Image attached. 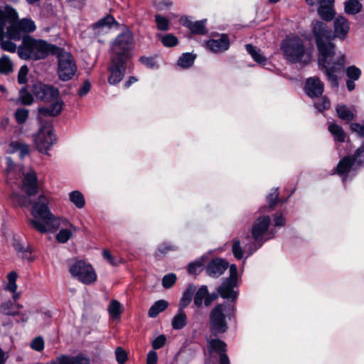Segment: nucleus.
Returning a JSON list of instances; mask_svg holds the SVG:
<instances>
[{
    "instance_id": "nucleus-1",
    "label": "nucleus",
    "mask_w": 364,
    "mask_h": 364,
    "mask_svg": "<svg viewBox=\"0 0 364 364\" xmlns=\"http://www.w3.org/2000/svg\"><path fill=\"white\" fill-rule=\"evenodd\" d=\"M333 33L328 26L321 21L314 23L312 32L319 53L318 65L324 70L332 87H338L337 73L343 70L345 55L339 53L335 57V45L331 42L334 38L340 41L346 39L350 31V22L343 16L339 15L333 19Z\"/></svg>"
},
{
    "instance_id": "nucleus-2",
    "label": "nucleus",
    "mask_w": 364,
    "mask_h": 364,
    "mask_svg": "<svg viewBox=\"0 0 364 364\" xmlns=\"http://www.w3.org/2000/svg\"><path fill=\"white\" fill-rule=\"evenodd\" d=\"M49 200L45 195H41L34 202L30 223L41 233L53 232L60 225V218L55 217L48 207Z\"/></svg>"
},
{
    "instance_id": "nucleus-3",
    "label": "nucleus",
    "mask_w": 364,
    "mask_h": 364,
    "mask_svg": "<svg viewBox=\"0 0 364 364\" xmlns=\"http://www.w3.org/2000/svg\"><path fill=\"white\" fill-rule=\"evenodd\" d=\"M58 47L44 40L35 39L31 36L23 38L22 44L18 48V55L23 60H38L49 55L58 53Z\"/></svg>"
},
{
    "instance_id": "nucleus-4",
    "label": "nucleus",
    "mask_w": 364,
    "mask_h": 364,
    "mask_svg": "<svg viewBox=\"0 0 364 364\" xmlns=\"http://www.w3.org/2000/svg\"><path fill=\"white\" fill-rule=\"evenodd\" d=\"M33 92L37 99L47 102H53L49 107H39L38 112L42 116L55 117L58 115L63 106V102L59 98V90L52 85L36 82L33 86Z\"/></svg>"
},
{
    "instance_id": "nucleus-5",
    "label": "nucleus",
    "mask_w": 364,
    "mask_h": 364,
    "mask_svg": "<svg viewBox=\"0 0 364 364\" xmlns=\"http://www.w3.org/2000/svg\"><path fill=\"white\" fill-rule=\"evenodd\" d=\"M271 219L268 215L259 216L255 220L251 230L253 242L245 247L248 256L259 249L262 244L272 237L269 232Z\"/></svg>"
},
{
    "instance_id": "nucleus-6",
    "label": "nucleus",
    "mask_w": 364,
    "mask_h": 364,
    "mask_svg": "<svg viewBox=\"0 0 364 364\" xmlns=\"http://www.w3.org/2000/svg\"><path fill=\"white\" fill-rule=\"evenodd\" d=\"M133 43L134 38L131 31L127 30L118 35L111 46L112 58L114 62L117 59L123 61L128 59Z\"/></svg>"
},
{
    "instance_id": "nucleus-7",
    "label": "nucleus",
    "mask_w": 364,
    "mask_h": 364,
    "mask_svg": "<svg viewBox=\"0 0 364 364\" xmlns=\"http://www.w3.org/2000/svg\"><path fill=\"white\" fill-rule=\"evenodd\" d=\"M233 309L226 304H218L210 314V331L214 335L225 333L228 329L226 317Z\"/></svg>"
},
{
    "instance_id": "nucleus-8",
    "label": "nucleus",
    "mask_w": 364,
    "mask_h": 364,
    "mask_svg": "<svg viewBox=\"0 0 364 364\" xmlns=\"http://www.w3.org/2000/svg\"><path fill=\"white\" fill-rule=\"evenodd\" d=\"M54 55L58 56L57 73L59 78L63 81L71 80L77 71V65L73 55L68 52L62 50L60 48H58V53Z\"/></svg>"
},
{
    "instance_id": "nucleus-9",
    "label": "nucleus",
    "mask_w": 364,
    "mask_h": 364,
    "mask_svg": "<svg viewBox=\"0 0 364 364\" xmlns=\"http://www.w3.org/2000/svg\"><path fill=\"white\" fill-rule=\"evenodd\" d=\"M69 272L72 277L85 284H90L97 279V275L89 264L82 260H76L70 264Z\"/></svg>"
},
{
    "instance_id": "nucleus-10",
    "label": "nucleus",
    "mask_w": 364,
    "mask_h": 364,
    "mask_svg": "<svg viewBox=\"0 0 364 364\" xmlns=\"http://www.w3.org/2000/svg\"><path fill=\"white\" fill-rule=\"evenodd\" d=\"M286 58L291 62H298L304 56L305 49L302 40L297 36L287 38L281 45Z\"/></svg>"
},
{
    "instance_id": "nucleus-11",
    "label": "nucleus",
    "mask_w": 364,
    "mask_h": 364,
    "mask_svg": "<svg viewBox=\"0 0 364 364\" xmlns=\"http://www.w3.org/2000/svg\"><path fill=\"white\" fill-rule=\"evenodd\" d=\"M55 141L56 137L51 124L48 123L43 124L36 138L37 149L41 152H47Z\"/></svg>"
},
{
    "instance_id": "nucleus-12",
    "label": "nucleus",
    "mask_w": 364,
    "mask_h": 364,
    "mask_svg": "<svg viewBox=\"0 0 364 364\" xmlns=\"http://www.w3.org/2000/svg\"><path fill=\"white\" fill-rule=\"evenodd\" d=\"M237 269L235 264L230 267V277L224 281L222 285L218 289V293L224 299H235L237 296V292L233 289L237 285Z\"/></svg>"
},
{
    "instance_id": "nucleus-13",
    "label": "nucleus",
    "mask_w": 364,
    "mask_h": 364,
    "mask_svg": "<svg viewBox=\"0 0 364 364\" xmlns=\"http://www.w3.org/2000/svg\"><path fill=\"white\" fill-rule=\"evenodd\" d=\"M11 25L7 28L6 36L13 40L21 38V32L31 33L36 30V26L34 21L30 18H23L18 23L11 21Z\"/></svg>"
},
{
    "instance_id": "nucleus-14",
    "label": "nucleus",
    "mask_w": 364,
    "mask_h": 364,
    "mask_svg": "<svg viewBox=\"0 0 364 364\" xmlns=\"http://www.w3.org/2000/svg\"><path fill=\"white\" fill-rule=\"evenodd\" d=\"M22 190L28 196H34L38 193V184L36 172L33 169H30L23 174L22 180Z\"/></svg>"
},
{
    "instance_id": "nucleus-15",
    "label": "nucleus",
    "mask_w": 364,
    "mask_h": 364,
    "mask_svg": "<svg viewBox=\"0 0 364 364\" xmlns=\"http://www.w3.org/2000/svg\"><path fill=\"white\" fill-rule=\"evenodd\" d=\"M124 61L116 60L114 62L112 58L111 65L109 68L110 75L108 78V82L111 85H115L119 82L124 77L125 68L124 66Z\"/></svg>"
},
{
    "instance_id": "nucleus-16",
    "label": "nucleus",
    "mask_w": 364,
    "mask_h": 364,
    "mask_svg": "<svg viewBox=\"0 0 364 364\" xmlns=\"http://www.w3.org/2000/svg\"><path fill=\"white\" fill-rule=\"evenodd\" d=\"M358 167L355 164L350 156H345L340 160L336 168V173L346 180L351 172L355 171Z\"/></svg>"
},
{
    "instance_id": "nucleus-17",
    "label": "nucleus",
    "mask_w": 364,
    "mask_h": 364,
    "mask_svg": "<svg viewBox=\"0 0 364 364\" xmlns=\"http://www.w3.org/2000/svg\"><path fill=\"white\" fill-rule=\"evenodd\" d=\"M228 262L220 258L211 260L206 267V272L211 277H218L227 269Z\"/></svg>"
},
{
    "instance_id": "nucleus-18",
    "label": "nucleus",
    "mask_w": 364,
    "mask_h": 364,
    "mask_svg": "<svg viewBox=\"0 0 364 364\" xmlns=\"http://www.w3.org/2000/svg\"><path fill=\"white\" fill-rule=\"evenodd\" d=\"M305 90L309 97H318L323 92V84L318 77H310L306 80Z\"/></svg>"
},
{
    "instance_id": "nucleus-19",
    "label": "nucleus",
    "mask_w": 364,
    "mask_h": 364,
    "mask_svg": "<svg viewBox=\"0 0 364 364\" xmlns=\"http://www.w3.org/2000/svg\"><path fill=\"white\" fill-rule=\"evenodd\" d=\"M207 46L214 53H220L227 50L230 46L229 39L227 35L223 34L218 39H211L207 42Z\"/></svg>"
},
{
    "instance_id": "nucleus-20",
    "label": "nucleus",
    "mask_w": 364,
    "mask_h": 364,
    "mask_svg": "<svg viewBox=\"0 0 364 364\" xmlns=\"http://www.w3.org/2000/svg\"><path fill=\"white\" fill-rule=\"evenodd\" d=\"M181 23L190 29V31L196 34H203L206 32L205 21H198L193 22L186 16L181 17Z\"/></svg>"
},
{
    "instance_id": "nucleus-21",
    "label": "nucleus",
    "mask_w": 364,
    "mask_h": 364,
    "mask_svg": "<svg viewBox=\"0 0 364 364\" xmlns=\"http://www.w3.org/2000/svg\"><path fill=\"white\" fill-rule=\"evenodd\" d=\"M22 307L21 304H14L11 301H6L0 305V312L4 315L14 316L19 314Z\"/></svg>"
},
{
    "instance_id": "nucleus-22",
    "label": "nucleus",
    "mask_w": 364,
    "mask_h": 364,
    "mask_svg": "<svg viewBox=\"0 0 364 364\" xmlns=\"http://www.w3.org/2000/svg\"><path fill=\"white\" fill-rule=\"evenodd\" d=\"M334 0L327 4H319L318 13L319 16L326 21H331L333 18L335 12L333 9Z\"/></svg>"
},
{
    "instance_id": "nucleus-23",
    "label": "nucleus",
    "mask_w": 364,
    "mask_h": 364,
    "mask_svg": "<svg viewBox=\"0 0 364 364\" xmlns=\"http://www.w3.org/2000/svg\"><path fill=\"white\" fill-rule=\"evenodd\" d=\"M17 277H18V274L16 272H14V271L11 272L7 276L8 284L6 287V290L10 291L12 293H14L13 299L14 301L18 300L20 297V293L16 291L17 284H16V282Z\"/></svg>"
},
{
    "instance_id": "nucleus-24",
    "label": "nucleus",
    "mask_w": 364,
    "mask_h": 364,
    "mask_svg": "<svg viewBox=\"0 0 364 364\" xmlns=\"http://www.w3.org/2000/svg\"><path fill=\"white\" fill-rule=\"evenodd\" d=\"M362 0H347L344 2V11L348 15H355L362 10Z\"/></svg>"
},
{
    "instance_id": "nucleus-25",
    "label": "nucleus",
    "mask_w": 364,
    "mask_h": 364,
    "mask_svg": "<svg viewBox=\"0 0 364 364\" xmlns=\"http://www.w3.org/2000/svg\"><path fill=\"white\" fill-rule=\"evenodd\" d=\"M107 311L112 319H117L123 311V306L117 300L112 299L108 305Z\"/></svg>"
},
{
    "instance_id": "nucleus-26",
    "label": "nucleus",
    "mask_w": 364,
    "mask_h": 364,
    "mask_svg": "<svg viewBox=\"0 0 364 364\" xmlns=\"http://www.w3.org/2000/svg\"><path fill=\"white\" fill-rule=\"evenodd\" d=\"M338 117L343 120L350 121L354 118V110L345 105H338L336 107Z\"/></svg>"
},
{
    "instance_id": "nucleus-27",
    "label": "nucleus",
    "mask_w": 364,
    "mask_h": 364,
    "mask_svg": "<svg viewBox=\"0 0 364 364\" xmlns=\"http://www.w3.org/2000/svg\"><path fill=\"white\" fill-rule=\"evenodd\" d=\"M70 229H61L56 235V240L60 243L67 242L73 236L74 232L77 230L76 228L71 223H69Z\"/></svg>"
},
{
    "instance_id": "nucleus-28",
    "label": "nucleus",
    "mask_w": 364,
    "mask_h": 364,
    "mask_svg": "<svg viewBox=\"0 0 364 364\" xmlns=\"http://www.w3.org/2000/svg\"><path fill=\"white\" fill-rule=\"evenodd\" d=\"M246 50L257 63L264 65L267 62V58L263 55L259 49L256 48L250 44H247L246 45Z\"/></svg>"
},
{
    "instance_id": "nucleus-29",
    "label": "nucleus",
    "mask_w": 364,
    "mask_h": 364,
    "mask_svg": "<svg viewBox=\"0 0 364 364\" xmlns=\"http://www.w3.org/2000/svg\"><path fill=\"white\" fill-rule=\"evenodd\" d=\"M17 18L18 14L13 8L6 6L4 11L0 9V22L6 23L8 21H15Z\"/></svg>"
},
{
    "instance_id": "nucleus-30",
    "label": "nucleus",
    "mask_w": 364,
    "mask_h": 364,
    "mask_svg": "<svg viewBox=\"0 0 364 364\" xmlns=\"http://www.w3.org/2000/svg\"><path fill=\"white\" fill-rule=\"evenodd\" d=\"M208 349L209 352H216L223 353L225 351L226 344L219 339L208 340Z\"/></svg>"
},
{
    "instance_id": "nucleus-31",
    "label": "nucleus",
    "mask_w": 364,
    "mask_h": 364,
    "mask_svg": "<svg viewBox=\"0 0 364 364\" xmlns=\"http://www.w3.org/2000/svg\"><path fill=\"white\" fill-rule=\"evenodd\" d=\"M186 315L183 309L179 308L178 312L172 320V326L174 329H181L186 325Z\"/></svg>"
},
{
    "instance_id": "nucleus-32",
    "label": "nucleus",
    "mask_w": 364,
    "mask_h": 364,
    "mask_svg": "<svg viewBox=\"0 0 364 364\" xmlns=\"http://www.w3.org/2000/svg\"><path fill=\"white\" fill-rule=\"evenodd\" d=\"M168 303L165 300L156 301L149 311V316L151 318H155L159 313L164 311L168 307Z\"/></svg>"
},
{
    "instance_id": "nucleus-33",
    "label": "nucleus",
    "mask_w": 364,
    "mask_h": 364,
    "mask_svg": "<svg viewBox=\"0 0 364 364\" xmlns=\"http://www.w3.org/2000/svg\"><path fill=\"white\" fill-rule=\"evenodd\" d=\"M196 291V287L194 285H189L187 289L183 294L182 298L180 301V309H183L186 307L192 300L193 294Z\"/></svg>"
},
{
    "instance_id": "nucleus-34",
    "label": "nucleus",
    "mask_w": 364,
    "mask_h": 364,
    "mask_svg": "<svg viewBox=\"0 0 364 364\" xmlns=\"http://www.w3.org/2000/svg\"><path fill=\"white\" fill-rule=\"evenodd\" d=\"M328 130L337 141L343 142L345 140L346 134L341 127L336 124H331L328 127Z\"/></svg>"
},
{
    "instance_id": "nucleus-35",
    "label": "nucleus",
    "mask_w": 364,
    "mask_h": 364,
    "mask_svg": "<svg viewBox=\"0 0 364 364\" xmlns=\"http://www.w3.org/2000/svg\"><path fill=\"white\" fill-rule=\"evenodd\" d=\"M70 200L78 208H82L85 200L83 195L78 191H73L69 194Z\"/></svg>"
},
{
    "instance_id": "nucleus-36",
    "label": "nucleus",
    "mask_w": 364,
    "mask_h": 364,
    "mask_svg": "<svg viewBox=\"0 0 364 364\" xmlns=\"http://www.w3.org/2000/svg\"><path fill=\"white\" fill-rule=\"evenodd\" d=\"M208 294V288L206 286H201L198 291L196 292L193 302L194 304L200 307L203 304V301H205V297Z\"/></svg>"
},
{
    "instance_id": "nucleus-37",
    "label": "nucleus",
    "mask_w": 364,
    "mask_h": 364,
    "mask_svg": "<svg viewBox=\"0 0 364 364\" xmlns=\"http://www.w3.org/2000/svg\"><path fill=\"white\" fill-rule=\"evenodd\" d=\"M13 71V63L9 58L4 55L0 58V73L3 74H9Z\"/></svg>"
},
{
    "instance_id": "nucleus-38",
    "label": "nucleus",
    "mask_w": 364,
    "mask_h": 364,
    "mask_svg": "<svg viewBox=\"0 0 364 364\" xmlns=\"http://www.w3.org/2000/svg\"><path fill=\"white\" fill-rule=\"evenodd\" d=\"M195 56L191 53H184L178 60V65L183 68H189L194 62Z\"/></svg>"
},
{
    "instance_id": "nucleus-39",
    "label": "nucleus",
    "mask_w": 364,
    "mask_h": 364,
    "mask_svg": "<svg viewBox=\"0 0 364 364\" xmlns=\"http://www.w3.org/2000/svg\"><path fill=\"white\" fill-rule=\"evenodd\" d=\"M154 17L159 30L166 31L169 29V20L167 18L161 14H156Z\"/></svg>"
},
{
    "instance_id": "nucleus-40",
    "label": "nucleus",
    "mask_w": 364,
    "mask_h": 364,
    "mask_svg": "<svg viewBox=\"0 0 364 364\" xmlns=\"http://www.w3.org/2000/svg\"><path fill=\"white\" fill-rule=\"evenodd\" d=\"M18 102L23 105H31L33 101V95L26 90L21 89L19 93Z\"/></svg>"
},
{
    "instance_id": "nucleus-41",
    "label": "nucleus",
    "mask_w": 364,
    "mask_h": 364,
    "mask_svg": "<svg viewBox=\"0 0 364 364\" xmlns=\"http://www.w3.org/2000/svg\"><path fill=\"white\" fill-rule=\"evenodd\" d=\"M351 159L357 167L360 166L364 163V143L356 150Z\"/></svg>"
},
{
    "instance_id": "nucleus-42",
    "label": "nucleus",
    "mask_w": 364,
    "mask_h": 364,
    "mask_svg": "<svg viewBox=\"0 0 364 364\" xmlns=\"http://www.w3.org/2000/svg\"><path fill=\"white\" fill-rule=\"evenodd\" d=\"M346 76L349 80H358L361 75V70L355 65L348 66L346 70Z\"/></svg>"
},
{
    "instance_id": "nucleus-43",
    "label": "nucleus",
    "mask_w": 364,
    "mask_h": 364,
    "mask_svg": "<svg viewBox=\"0 0 364 364\" xmlns=\"http://www.w3.org/2000/svg\"><path fill=\"white\" fill-rule=\"evenodd\" d=\"M15 119L18 124H24L28 117V110L23 108L17 109L14 114Z\"/></svg>"
},
{
    "instance_id": "nucleus-44",
    "label": "nucleus",
    "mask_w": 364,
    "mask_h": 364,
    "mask_svg": "<svg viewBox=\"0 0 364 364\" xmlns=\"http://www.w3.org/2000/svg\"><path fill=\"white\" fill-rule=\"evenodd\" d=\"M69 364H90V360L85 355L70 356L68 355Z\"/></svg>"
},
{
    "instance_id": "nucleus-45",
    "label": "nucleus",
    "mask_w": 364,
    "mask_h": 364,
    "mask_svg": "<svg viewBox=\"0 0 364 364\" xmlns=\"http://www.w3.org/2000/svg\"><path fill=\"white\" fill-rule=\"evenodd\" d=\"M114 22V18L111 16H107L97 21L95 25V28L96 29L100 28H109Z\"/></svg>"
},
{
    "instance_id": "nucleus-46",
    "label": "nucleus",
    "mask_w": 364,
    "mask_h": 364,
    "mask_svg": "<svg viewBox=\"0 0 364 364\" xmlns=\"http://www.w3.org/2000/svg\"><path fill=\"white\" fill-rule=\"evenodd\" d=\"M11 145L16 148V151L19 152V156L23 159L29 153V147L25 144L14 142Z\"/></svg>"
},
{
    "instance_id": "nucleus-47",
    "label": "nucleus",
    "mask_w": 364,
    "mask_h": 364,
    "mask_svg": "<svg viewBox=\"0 0 364 364\" xmlns=\"http://www.w3.org/2000/svg\"><path fill=\"white\" fill-rule=\"evenodd\" d=\"M232 252L236 259H241L243 257V250L239 240L233 242Z\"/></svg>"
},
{
    "instance_id": "nucleus-48",
    "label": "nucleus",
    "mask_w": 364,
    "mask_h": 364,
    "mask_svg": "<svg viewBox=\"0 0 364 364\" xmlns=\"http://www.w3.org/2000/svg\"><path fill=\"white\" fill-rule=\"evenodd\" d=\"M314 106L319 112H323L330 107V101L326 97H323L314 102Z\"/></svg>"
},
{
    "instance_id": "nucleus-49",
    "label": "nucleus",
    "mask_w": 364,
    "mask_h": 364,
    "mask_svg": "<svg viewBox=\"0 0 364 364\" xmlns=\"http://www.w3.org/2000/svg\"><path fill=\"white\" fill-rule=\"evenodd\" d=\"M161 42L166 47H172L177 45L178 39L172 34H167L162 38Z\"/></svg>"
},
{
    "instance_id": "nucleus-50",
    "label": "nucleus",
    "mask_w": 364,
    "mask_h": 364,
    "mask_svg": "<svg viewBox=\"0 0 364 364\" xmlns=\"http://www.w3.org/2000/svg\"><path fill=\"white\" fill-rule=\"evenodd\" d=\"M31 348L36 351H42L44 348V341L41 337L35 338L31 343Z\"/></svg>"
},
{
    "instance_id": "nucleus-51",
    "label": "nucleus",
    "mask_w": 364,
    "mask_h": 364,
    "mask_svg": "<svg viewBox=\"0 0 364 364\" xmlns=\"http://www.w3.org/2000/svg\"><path fill=\"white\" fill-rule=\"evenodd\" d=\"M176 280V277L173 274H169L167 275H165L162 279V284L164 287L165 288H169L171 287Z\"/></svg>"
},
{
    "instance_id": "nucleus-52",
    "label": "nucleus",
    "mask_w": 364,
    "mask_h": 364,
    "mask_svg": "<svg viewBox=\"0 0 364 364\" xmlns=\"http://www.w3.org/2000/svg\"><path fill=\"white\" fill-rule=\"evenodd\" d=\"M166 338L164 335H160L152 341V347L154 349H159L162 348L165 343Z\"/></svg>"
},
{
    "instance_id": "nucleus-53",
    "label": "nucleus",
    "mask_w": 364,
    "mask_h": 364,
    "mask_svg": "<svg viewBox=\"0 0 364 364\" xmlns=\"http://www.w3.org/2000/svg\"><path fill=\"white\" fill-rule=\"evenodd\" d=\"M1 47L3 50L11 53H14L16 50V46L15 43L10 41H1Z\"/></svg>"
},
{
    "instance_id": "nucleus-54",
    "label": "nucleus",
    "mask_w": 364,
    "mask_h": 364,
    "mask_svg": "<svg viewBox=\"0 0 364 364\" xmlns=\"http://www.w3.org/2000/svg\"><path fill=\"white\" fill-rule=\"evenodd\" d=\"M172 4L170 0H155L154 1V5L156 9L161 11L170 8Z\"/></svg>"
},
{
    "instance_id": "nucleus-55",
    "label": "nucleus",
    "mask_w": 364,
    "mask_h": 364,
    "mask_svg": "<svg viewBox=\"0 0 364 364\" xmlns=\"http://www.w3.org/2000/svg\"><path fill=\"white\" fill-rule=\"evenodd\" d=\"M116 359L119 364H124L127 358L126 352L121 348H117L115 351Z\"/></svg>"
},
{
    "instance_id": "nucleus-56",
    "label": "nucleus",
    "mask_w": 364,
    "mask_h": 364,
    "mask_svg": "<svg viewBox=\"0 0 364 364\" xmlns=\"http://www.w3.org/2000/svg\"><path fill=\"white\" fill-rule=\"evenodd\" d=\"M278 196H279V192H278L277 188L273 189L272 193H270L267 196V201L269 204L270 208H272L275 205L277 198H278Z\"/></svg>"
},
{
    "instance_id": "nucleus-57",
    "label": "nucleus",
    "mask_w": 364,
    "mask_h": 364,
    "mask_svg": "<svg viewBox=\"0 0 364 364\" xmlns=\"http://www.w3.org/2000/svg\"><path fill=\"white\" fill-rule=\"evenodd\" d=\"M350 129L357 133L359 136L364 137V122L363 124L353 123L350 124Z\"/></svg>"
},
{
    "instance_id": "nucleus-58",
    "label": "nucleus",
    "mask_w": 364,
    "mask_h": 364,
    "mask_svg": "<svg viewBox=\"0 0 364 364\" xmlns=\"http://www.w3.org/2000/svg\"><path fill=\"white\" fill-rule=\"evenodd\" d=\"M28 68L26 66H22L18 72V81L20 84H23L26 82V75Z\"/></svg>"
},
{
    "instance_id": "nucleus-59",
    "label": "nucleus",
    "mask_w": 364,
    "mask_h": 364,
    "mask_svg": "<svg viewBox=\"0 0 364 364\" xmlns=\"http://www.w3.org/2000/svg\"><path fill=\"white\" fill-rule=\"evenodd\" d=\"M203 262L200 261L193 262L189 264L188 270L191 274H195L198 272L200 268L202 267Z\"/></svg>"
},
{
    "instance_id": "nucleus-60",
    "label": "nucleus",
    "mask_w": 364,
    "mask_h": 364,
    "mask_svg": "<svg viewBox=\"0 0 364 364\" xmlns=\"http://www.w3.org/2000/svg\"><path fill=\"white\" fill-rule=\"evenodd\" d=\"M90 87H91L90 82L88 80H85L83 82V85H82V87L78 90L79 96L82 97V96L87 95L89 92Z\"/></svg>"
},
{
    "instance_id": "nucleus-61",
    "label": "nucleus",
    "mask_w": 364,
    "mask_h": 364,
    "mask_svg": "<svg viewBox=\"0 0 364 364\" xmlns=\"http://www.w3.org/2000/svg\"><path fill=\"white\" fill-rule=\"evenodd\" d=\"M158 355L156 351L149 352L146 358V364H157Z\"/></svg>"
},
{
    "instance_id": "nucleus-62",
    "label": "nucleus",
    "mask_w": 364,
    "mask_h": 364,
    "mask_svg": "<svg viewBox=\"0 0 364 364\" xmlns=\"http://www.w3.org/2000/svg\"><path fill=\"white\" fill-rule=\"evenodd\" d=\"M18 257H21L22 259H25L28 262H31L33 260L31 251L29 248L27 247L25 250H23V251L21 252V254L18 255Z\"/></svg>"
},
{
    "instance_id": "nucleus-63",
    "label": "nucleus",
    "mask_w": 364,
    "mask_h": 364,
    "mask_svg": "<svg viewBox=\"0 0 364 364\" xmlns=\"http://www.w3.org/2000/svg\"><path fill=\"white\" fill-rule=\"evenodd\" d=\"M50 364H69L68 355H61L50 361Z\"/></svg>"
},
{
    "instance_id": "nucleus-64",
    "label": "nucleus",
    "mask_w": 364,
    "mask_h": 364,
    "mask_svg": "<svg viewBox=\"0 0 364 364\" xmlns=\"http://www.w3.org/2000/svg\"><path fill=\"white\" fill-rule=\"evenodd\" d=\"M274 225L275 226L281 227V226L284 225V224H285V219H284V218L282 215L277 214L274 216Z\"/></svg>"
}]
</instances>
